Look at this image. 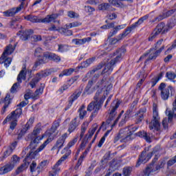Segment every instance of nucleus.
Masks as SVG:
<instances>
[{"mask_svg": "<svg viewBox=\"0 0 176 176\" xmlns=\"http://www.w3.org/2000/svg\"><path fill=\"white\" fill-rule=\"evenodd\" d=\"M126 53V48L124 47H121L120 48H118L115 52H113V56H116L115 58L111 59L109 63H108L102 72V75H104V74H107L108 75H110V74L113 71V65L115 64H117V63L120 62V60H122V56Z\"/></svg>", "mask_w": 176, "mask_h": 176, "instance_id": "obj_1", "label": "nucleus"}, {"mask_svg": "<svg viewBox=\"0 0 176 176\" xmlns=\"http://www.w3.org/2000/svg\"><path fill=\"white\" fill-rule=\"evenodd\" d=\"M60 123H61V120H56L53 122L52 127L45 132L47 139L36 149V152H42L46 148V146L49 145L54 140L53 134L60 127Z\"/></svg>", "mask_w": 176, "mask_h": 176, "instance_id": "obj_2", "label": "nucleus"}, {"mask_svg": "<svg viewBox=\"0 0 176 176\" xmlns=\"http://www.w3.org/2000/svg\"><path fill=\"white\" fill-rule=\"evenodd\" d=\"M162 151V148L160 146H156L153 149V151L151 153H147L146 149L145 148L142 153L141 155H139V158L136 163L135 167H140L142 163H147L149 162V160L152 157L153 155L155 153H157V152H160Z\"/></svg>", "mask_w": 176, "mask_h": 176, "instance_id": "obj_3", "label": "nucleus"}, {"mask_svg": "<svg viewBox=\"0 0 176 176\" xmlns=\"http://www.w3.org/2000/svg\"><path fill=\"white\" fill-rule=\"evenodd\" d=\"M148 127L150 130L160 131V117L157 111V104L155 103L153 104V119L149 123Z\"/></svg>", "mask_w": 176, "mask_h": 176, "instance_id": "obj_4", "label": "nucleus"}, {"mask_svg": "<svg viewBox=\"0 0 176 176\" xmlns=\"http://www.w3.org/2000/svg\"><path fill=\"white\" fill-rule=\"evenodd\" d=\"M58 17V14H52L51 15H47L44 19H38V16L29 14L24 17L25 20L28 21H31V23H52Z\"/></svg>", "mask_w": 176, "mask_h": 176, "instance_id": "obj_5", "label": "nucleus"}, {"mask_svg": "<svg viewBox=\"0 0 176 176\" xmlns=\"http://www.w3.org/2000/svg\"><path fill=\"white\" fill-rule=\"evenodd\" d=\"M27 72L30 75V78H31L32 70H28L27 72V66L25 64L23 65L22 70L20 72L17 76V82H15L12 87H11L10 91L11 93H16L17 91V88L20 86V83H21V80H25L27 78Z\"/></svg>", "mask_w": 176, "mask_h": 176, "instance_id": "obj_6", "label": "nucleus"}, {"mask_svg": "<svg viewBox=\"0 0 176 176\" xmlns=\"http://www.w3.org/2000/svg\"><path fill=\"white\" fill-rule=\"evenodd\" d=\"M158 90L160 91L161 98L164 100V101H167L168 100V97H172L175 94V89L171 85H169L167 88H166V83L162 82L158 87Z\"/></svg>", "mask_w": 176, "mask_h": 176, "instance_id": "obj_7", "label": "nucleus"}, {"mask_svg": "<svg viewBox=\"0 0 176 176\" xmlns=\"http://www.w3.org/2000/svg\"><path fill=\"white\" fill-rule=\"evenodd\" d=\"M36 153H39V152H36V150L34 152L30 151L29 153L27 154L24 162V164H22L16 170V174L19 175L20 173H23L25 168H28L30 166V163L32 159H35V156H36Z\"/></svg>", "mask_w": 176, "mask_h": 176, "instance_id": "obj_8", "label": "nucleus"}, {"mask_svg": "<svg viewBox=\"0 0 176 176\" xmlns=\"http://www.w3.org/2000/svg\"><path fill=\"white\" fill-rule=\"evenodd\" d=\"M164 45H162L159 50H155V48L152 47L151 48L148 52L145 53L144 55H142L140 60H142V58H145L146 56L148 55V58L146 60L145 63H148V61H151V60H156L157 58V56L163 50H164Z\"/></svg>", "mask_w": 176, "mask_h": 176, "instance_id": "obj_9", "label": "nucleus"}, {"mask_svg": "<svg viewBox=\"0 0 176 176\" xmlns=\"http://www.w3.org/2000/svg\"><path fill=\"white\" fill-rule=\"evenodd\" d=\"M101 108H102V104L95 102L94 100L88 104L87 107V111L88 112H92L90 116L91 119H94V118H96V116L98 115V111H100V109H101Z\"/></svg>", "mask_w": 176, "mask_h": 176, "instance_id": "obj_10", "label": "nucleus"}, {"mask_svg": "<svg viewBox=\"0 0 176 176\" xmlns=\"http://www.w3.org/2000/svg\"><path fill=\"white\" fill-rule=\"evenodd\" d=\"M19 2H21V3L19 7L12 8L10 10H8L3 12V14L5 16V17H10L12 16H14L16 13H19V12H21L22 9H24V1L25 0H19Z\"/></svg>", "mask_w": 176, "mask_h": 176, "instance_id": "obj_11", "label": "nucleus"}, {"mask_svg": "<svg viewBox=\"0 0 176 176\" xmlns=\"http://www.w3.org/2000/svg\"><path fill=\"white\" fill-rule=\"evenodd\" d=\"M68 156L67 155H64L56 163V164L52 167V170L50 171L49 176H57V174L60 173V165L63 162H64Z\"/></svg>", "mask_w": 176, "mask_h": 176, "instance_id": "obj_12", "label": "nucleus"}, {"mask_svg": "<svg viewBox=\"0 0 176 176\" xmlns=\"http://www.w3.org/2000/svg\"><path fill=\"white\" fill-rule=\"evenodd\" d=\"M120 105V102L119 101L116 102V103L115 102L112 103V109L109 116V118L107 120V124H111L112 120L115 119V116H116V110L118 109V108H119Z\"/></svg>", "mask_w": 176, "mask_h": 176, "instance_id": "obj_13", "label": "nucleus"}, {"mask_svg": "<svg viewBox=\"0 0 176 176\" xmlns=\"http://www.w3.org/2000/svg\"><path fill=\"white\" fill-rule=\"evenodd\" d=\"M168 30H171V28H168V23L166 25L165 23L161 22L156 26L153 31L158 35H160V34L163 35V34L168 32Z\"/></svg>", "mask_w": 176, "mask_h": 176, "instance_id": "obj_14", "label": "nucleus"}, {"mask_svg": "<svg viewBox=\"0 0 176 176\" xmlns=\"http://www.w3.org/2000/svg\"><path fill=\"white\" fill-rule=\"evenodd\" d=\"M23 113V109L21 108H18L15 111H12L11 114L8 116L6 120L3 121V123H6V122H10V120H14L17 119V118H20V115Z\"/></svg>", "mask_w": 176, "mask_h": 176, "instance_id": "obj_15", "label": "nucleus"}, {"mask_svg": "<svg viewBox=\"0 0 176 176\" xmlns=\"http://www.w3.org/2000/svg\"><path fill=\"white\" fill-rule=\"evenodd\" d=\"M34 118H30L26 124L24 126L23 129H21L20 133L18 134V140H20L25 133H27L28 130H30L31 127H32V124H34Z\"/></svg>", "mask_w": 176, "mask_h": 176, "instance_id": "obj_16", "label": "nucleus"}, {"mask_svg": "<svg viewBox=\"0 0 176 176\" xmlns=\"http://www.w3.org/2000/svg\"><path fill=\"white\" fill-rule=\"evenodd\" d=\"M67 137L68 134L64 133L57 140L55 145L52 147V149H58V151H60V149L64 146V142H65V140H67Z\"/></svg>", "mask_w": 176, "mask_h": 176, "instance_id": "obj_17", "label": "nucleus"}, {"mask_svg": "<svg viewBox=\"0 0 176 176\" xmlns=\"http://www.w3.org/2000/svg\"><path fill=\"white\" fill-rule=\"evenodd\" d=\"M105 98L106 96L102 94V89H98L95 94L94 101L102 105L104 104V101H105Z\"/></svg>", "mask_w": 176, "mask_h": 176, "instance_id": "obj_18", "label": "nucleus"}, {"mask_svg": "<svg viewBox=\"0 0 176 176\" xmlns=\"http://www.w3.org/2000/svg\"><path fill=\"white\" fill-rule=\"evenodd\" d=\"M176 9L168 10L166 12H163L159 16L156 17L154 20L151 21V23H155V21H162L164 19H167V17H170L172 14L175 13Z\"/></svg>", "mask_w": 176, "mask_h": 176, "instance_id": "obj_19", "label": "nucleus"}, {"mask_svg": "<svg viewBox=\"0 0 176 176\" xmlns=\"http://www.w3.org/2000/svg\"><path fill=\"white\" fill-rule=\"evenodd\" d=\"M43 57L45 58H48V60H51L55 63H60V61H61V58L59 56L49 52H44Z\"/></svg>", "mask_w": 176, "mask_h": 176, "instance_id": "obj_20", "label": "nucleus"}, {"mask_svg": "<svg viewBox=\"0 0 176 176\" xmlns=\"http://www.w3.org/2000/svg\"><path fill=\"white\" fill-rule=\"evenodd\" d=\"M118 135L121 138L120 142H129V141H131L133 140L131 138V135L129 134L127 131L124 129L120 130Z\"/></svg>", "mask_w": 176, "mask_h": 176, "instance_id": "obj_21", "label": "nucleus"}, {"mask_svg": "<svg viewBox=\"0 0 176 176\" xmlns=\"http://www.w3.org/2000/svg\"><path fill=\"white\" fill-rule=\"evenodd\" d=\"M14 168V164L8 162L1 168H0V175H3L10 173Z\"/></svg>", "mask_w": 176, "mask_h": 176, "instance_id": "obj_22", "label": "nucleus"}, {"mask_svg": "<svg viewBox=\"0 0 176 176\" xmlns=\"http://www.w3.org/2000/svg\"><path fill=\"white\" fill-rule=\"evenodd\" d=\"M32 34H34V30L30 29L23 32L21 30L16 34V35H21L20 38L22 41H27L28 38H30L31 35H32Z\"/></svg>", "mask_w": 176, "mask_h": 176, "instance_id": "obj_23", "label": "nucleus"}, {"mask_svg": "<svg viewBox=\"0 0 176 176\" xmlns=\"http://www.w3.org/2000/svg\"><path fill=\"white\" fill-rule=\"evenodd\" d=\"M153 173H156V169H155V165L150 164L143 170L142 176L153 175Z\"/></svg>", "mask_w": 176, "mask_h": 176, "instance_id": "obj_24", "label": "nucleus"}, {"mask_svg": "<svg viewBox=\"0 0 176 176\" xmlns=\"http://www.w3.org/2000/svg\"><path fill=\"white\" fill-rule=\"evenodd\" d=\"M146 112V109H140L138 113L135 114V124H138L144 120V115Z\"/></svg>", "mask_w": 176, "mask_h": 176, "instance_id": "obj_25", "label": "nucleus"}, {"mask_svg": "<svg viewBox=\"0 0 176 176\" xmlns=\"http://www.w3.org/2000/svg\"><path fill=\"white\" fill-rule=\"evenodd\" d=\"M173 110H168V109H167L166 110V115H167L168 118V120L171 121L173 120V118H176V96H175V100L173 103Z\"/></svg>", "mask_w": 176, "mask_h": 176, "instance_id": "obj_26", "label": "nucleus"}, {"mask_svg": "<svg viewBox=\"0 0 176 176\" xmlns=\"http://www.w3.org/2000/svg\"><path fill=\"white\" fill-rule=\"evenodd\" d=\"M136 135H138V137H140V138H144L146 142H152V134L149 133L141 131L137 133Z\"/></svg>", "mask_w": 176, "mask_h": 176, "instance_id": "obj_27", "label": "nucleus"}, {"mask_svg": "<svg viewBox=\"0 0 176 176\" xmlns=\"http://www.w3.org/2000/svg\"><path fill=\"white\" fill-rule=\"evenodd\" d=\"M1 102L4 104L1 110V115H3V113L6 112V108H8V107H9V104H10V95L8 94L4 99L1 100Z\"/></svg>", "mask_w": 176, "mask_h": 176, "instance_id": "obj_28", "label": "nucleus"}, {"mask_svg": "<svg viewBox=\"0 0 176 176\" xmlns=\"http://www.w3.org/2000/svg\"><path fill=\"white\" fill-rule=\"evenodd\" d=\"M133 113V109H128L126 113H124V117L122 118L119 123V126H123L124 124H126V122H128L129 119L131 118V115Z\"/></svg>", "mask_w": 176, "mask_h": 176, "instance_id": "obj_29", "label": "nucleus"}, {"mask_svg": "<svg viewBox=\"0 0 176 176\" xmlns=\"http://www.w3.org/2000/svg\"><path fill=\"white\" fill-rule=\"evenodd\" d=\"M91 37H87L82 39L74 38L72 39V43H75V45H78L80 46L81 45H85V43H86L87 42L88 43L91 42Z\"/></svg>", "mask_w": 176, "mask_h": 176, "instance_id": "obj_30", "label": "nucleus"}, {"mask_svg": "<svg viewBox=\"0 0 176 176\" xmlns=\"http://www.w3.org/2000/svg\"><path fill=\"white\" fill-rule=\"evenodd\" d=\"M7 55H1L0 57V64H4V67L8 68L12 63V58H6Z\"/></svg>", "mask_w": 176, "mask_h": 176, "instance_id": "obj_31", "label": "nucleus"}, {"mask_svg": "<svg viewBox=\"0 0 176 176\" xmlns=\"http://www.w3.org/2000/svg\"><path fill=\"white\" fill-rule=\"evenodd\" d=\"M15 50H16V44H14V45H12V44H10L6 46L2 55L9 56L12 54V53H13V52H14Z\"/></svg>", "mask_w": 176, "mask_h": 176, "instance_id": "obj_32", "label": "nucleus"}, {"mask_svg": "<svg viewBox=\"0 0 176 176\" xmlns=\"http://www.w3.org/2000/svg\"><path fill=\"white\" fill-rule=\"evenodd\" d=\"M77 119H78L77 118H75L74 120L71 121L69 129H68V131L69 133H74V131L76 130V127L79 126V122L76 121Z\"/></svg>", "mask_w": 176, "mask_h": 176, "instance_id": "obj_33", "label": "nucleus"}, {"mask_svg": "<svg viewBox=\"0 0 176 176\" xmlns=\"http://www.w3.org/2000/svg\"><path fill=\"white\" fill-rule=\"evenodd\" d=\"M80 94H82V91L76 90L69 98V102L72 104L74 101L78 100L79 97H80Z\"/></svg>", "mask_w": 176, "mask_h": 176, "instance_id": "obj_34", "label": "nucleus"}, {"mask_svg": "<svg viewBox=\"0 0 176 176\" xmlns=\"http://www.w3.org/2000/svg\"><path fill=\"white\" fill-rule=\"evenodd\" d=\"M68 28V27L67 28H60L58 31L65 36H71L72 35V30H69Z\"/></svg>", "mask_w": 176, "mask_h": 176, "instance_id": "obj_35", "label": "nucleus"}, {"mask_svg": "<svg viewBox=\"0 0 176 176\" xmlns=\"http://www.w3.org/2000/svg\"><path fill=\"white\" fill-rule=\"evenodd\" d=\"M97 129H98V125L97 124H94L91 128L89 130L87 141H89V140H91L93 135H94V133H96V131H97Z\"/></svg>", "mask_w": 176, "mask_h": 176, "instance_id": "obj_36", "label": "nucleus"}, {"mask_svg": "<svg viewBox=\"0 0 176 176\" xmlns=\"http://www.w3.org/2000/svg\"><path fill=\"white\" fill-rule=\"evenodd\" d=\"M36 171H37L38 174L41 173V166L38 165V166H36V162L33 161L32 164L30 165V172L33 173Z\"/></svg>", "mask_w": 176, "mask_h": 176, "instance_id": "obj_37", "label": "nucleus"}, {"mask_svg": "<svg viewBox=\"0 0 176 176\" xmlns=\"http://www.w3.org/2000/svg\"><path fill=\"white\" fill-rule=\"evenodd\" d=\"M74 71H75V69H73V68L65 69L59 74V78H63V76H69V75H72V73Z\"/></svg>", "mask_w": 176, "mask_h": 176, "instance_id": "obj_38", "label": "nucleus"}, {"mask_svg": "<svg viewBox=\"0 0 176 176\" xmlns=\"http://www.w3.org/2000/svg\"><path fill=\"white\" fill-rule=\"evenodd\" d=\"M13 121L11 122L10 125V129L8 131V133L9 135H12L13 133V130L16 129V126H17V120H12Z\"/></svg>", "mask_w": 176, "mask_h": 176, "instance_id": "obj_39", "label": "nucleus"}, {"mask_svg": "<svg viewBox=\"0 0 176 176\" xmlns=\"http://www.w3.org/2000/svg\"><path fill=\"white\" fill-rule=\"evenodd\" d=\"M46 137V133L42 135V136H32L31 144H38L41 140H43Z\"/></svg>", "mask_w": 176, "mask_h": 176, "instance_id": "obj_40", "label": "nucleus"}, {"mask_svg": "<svg viewBox=\"0 0 176 176\" xmlns=\"http://www.w3.org/2000/svg\"><path fill=\"white\" fill-rule=\"evenodd\" d=\"M36 75L40 78V80L42 78H46V76H49V75H52V72L50 70H44L41 71L39 73H37Z\"/></svg>", "mask_w": 176, "mask_h": 176, "instance_id": "obj_41", "label": "nucleus"}, {"mask_svg": "<svg viewBox=\"0 0 176 176\" xmlns=\"http://www.w3.org/2000/svg\"><path fill=\"white\" fill-rule=\"evenodd\" d=\"M45 63L46 61H45L43 58L37 59L32 67L33 71H36L38 67H40V65H42V64H45Z\"/></svg>", "mask_w": 176, "mask_h": 176, "instance_id": "obj_42", "label": "nucleus"}, {"mask_svg": "<svg viewBox=\"0 0 176 176\" xmlns=\"http://www.w3.org/2000/svg\"><path fill=\"white\" fill-rule=\"evenodd\" d=\"M111 130L107 131L104 135L101 138V139L100 140L98 144V148H101V146H102V144H104V142H105V138H107V135H109V133H111Z\"/></svg>", "mask_w": 176, "mask_h": 176, "instance_id": "obj_43", "label": "nucleus"}, {"mask_svg": "<svg viewBox=\"0 0 176 176\" xmlns=\"http://www.w3.org/2000/svg\"><path fill=\"white\" fill-rule=\"evenodd\" d=\"M42 131V128H41V124H38L35 127L33 131V132L32 133V136L34 137H38V134H39L41 133V131Z\"/></svg>", "mask_w": 176, "mask_h": 176, "instance_id": "obj_44", "label": "nucleus"}, {"mask_svg": "<svg viewBox=\"0 0 176 176\" xmlns=\"http://www.w3.org/2000/svg\"><path fill=\"white\" fill-rule=\"evenodd\" d=\"M58 46V52H60V53H64L69 50V47L68 45L59 44Z\"/></svg>", "mask_w": 176, "mask_h": 176, "instance_id": "obj_45", "label": "nucleus"}, {"mask_svg": "<svg viewBox=\"0 0 176 176\" xmlns=\"http://www.w3.org/2000/svg\"><path fill=\"white\" fill-rule=\"evenodd\" d=\"M176 25V12L175 13L174 16L169 20L168 22V28H173Z\"/></svg>", "mask_w": 176, "mask_h": 176, "instance_id": "obj_46", "label": "nucleus"}, {"mask_svg": "<svg viewBox=\"0 0 176 176\" xmlns=\"http://www.w3.org/2000/svg\"><path fill=\"white\" fill-rule=\"evenodd\" d=\"M39 80H41L40 78H38L37 74H36V77L33 78L30 82V85L31 86L32 89L36 87V85L39 82Z\"/></svg>", "mask_w": 176, "mask_h": 176, "instance_id": "obj_47", "label": "nucleus"}, {"mask_svg": "<svg viewBox=\"0 0 176 176\" xmlns=\"http://www.w3.org/2000/svg\"><path fill=\"white\" fill-rule=\"evenodd\" d=\"M86 130H87V123L84 122L81 126V133L80 135V140H82L83 138V136L86 133Z\"/></svg>", "mask_w": 176, "mask_h": 176, "instance_id": "obj_48", "label": "nucleus"}, {"mask_svg": "<svg viewBox=\"0 0 176 176\" xmlns=\"http://www.w3.org/2000/svg\"><path fill=\"white\" fill-rule=\"evenodd\" d=\"M122 171L124 176H130L131 171H133V168L131 166H126L123 168Z\"/></svg>", "mask_w": 176, "mask_h": 176, "instance_id": "obj_49", "label": "nucleus"}, {"mask_svg": "<svg viewBox=\"0 0 176 176\" xmlns=\"http://www.w3.org/2000/svg\"><path fill=\"white\" fill-rule=\"evenodd\" d=\"M131 31L133 30H131L129 27H127L122 34H120V38H122V39L126 38V36H127V35H129Z\"/></svg>", "mask_w": 176, "mask_h": 176, "instance_id": "obj_50", "label": "nucleus"}, {"mask_svg": "<svg viewBox=\"0 0 176 176\" xmlns=\"http://www.w3.org/2000/svg\"><path fill=\"white\" fill-rule=\"evenodd\" d=\"M159 34L153 30L148 38V42H153V41H155V39H156V38H157Z\"/></svg>", "mask_w": 176, "mask_h": 176, "instance_id": "obj_51", "label": "nucleus"}, {"mask_svg": "<svg viewBox=\"0 0 176 176\" xmlns=\"http://www.w3.org/2000/svg\"><path fill=\"white\" fill-rule=\"evenodd\" d=\"M94 60H96L95 58H90L86 60V61L83 62L82 65L85 68H87L90 64L94 62Z\"/></svg>", "mask_w": 176, "mask_h": 176, "instance_id": "obj_52", "label": "nucleus"}, {"mask_svg": "<svg viewBox=\"0 0 176 176\" xmlns=\"http://www.w3.org/2000/svg\"><path fill=\"white\" fill-rule=\"evenodd\" d=\"M109 6H111L109 5V3H103L100 4L98 6V10H108V9H109Z\"/></svg>", "mask_w": 176, "mask_h": 176, "instance_id": "obj_53", "label": "nucleus"}, {"mask_svg": "<svg viewBox=\"0 0 176 176\" xmlns=\"http://www.w3.org/2000/svg\"><path fill=\"white\" fill-rule=\"evenodd\" d=\"M164 164H166V161L160 160L159 164H157L156 166H154L155 171H159V170H160L161 168H164Z\"/></svg>", "mask_w": 176, "mask_h": 176, "instance_id": "obj_54", "label": "nucleus"}, {"mask_svg": "<svg viewBox=\"0 0 176 176\" xmlns=\"http://www.w3.org/2000/svg\"><path fill=\"white\" fill-rule=\"evenodd\" d=\"M67 16L70 19H78L79 14L74 12V11H68L67 12Z\"/></svg>", "mask_w": 176, "mask_h": 176, "instance_id": "obj_55", "label": "nucleus"}, {"mask_svg": "<svg viewBox=\"0 0 176 176\" xmlns=\"http://www.w3.org/2000/svg\"><path fill=\"white\" fill-rule=\"evenodd\" d=\"M79 138V135H77L76 138H74L72 140H71L68 144H67V148H72L76 142H78V139Z\"/></svg>", "mask_w": 176, "mask_h": 176, "instance_id": "obj_56", "label": "nucleus"}, {"mask_svg": "<svg viewBox=\"0 0 176 176\" xmlns=\"http://www.w3.org/2000/svg\"><path fill=\"white\" fill-rule=\"evenodd\" d=\"M122 39L123 38L120 37V34H119L116 38H113L111 39L110 45H116L118 42L122 41Z\"/></svg>", "mask_w": 176, "mask_h": 176, "instance_id": "obj_57", "label": "nucleus"}, {"mask_svg": "<svg viewBox=\"0 0 176 176\" xmlns=\"http://www.w3.org/2000/svg\"><path fill=\"white\" fill-rule=\"evenodd\" d=\"M35 98V96H34V93H32V91H29L24 95V98L26 101H28L30 98Z\"/></svg>", "mask_w": 176, "mask_h": 176, "instance_id": "obj_58", "label": "nucleus"}, {"mask_svg": "<svg viewBox=\"0 0 176 176\" xmlns=\"http://www.w3.org/2000/svg\"><path fill=\"white\" fill-rule=\"evenodd\" d=\"M166 76L170 80H173L175 79L176 75H175V73H174V72H167L166 74Z\"/></svg>", "mask_w": 176, "mask_h": 176, "instance_id": "obj_59", "label": "nucleus"}, {"mask_svg": "<svg viewBox=\"0 0 176 176\" xmlns=\"http://www.w3.org/2000/svg\"><path fill=\"white\" fill-rule=\"evenodd\" d=\"M79 25H82V23L75 21L71 23H69V25H67V28H74L75 27H79Z\"/></svg>", "mask_w": 176, "mask_h": 176, "instance_id": "obj_60", "label": "nucleus"}, {"mask_svg": "<svg viewBox=\"0 0 176 176\" xmlns=\"http://www.w3.org/2000/svg\"><path fill=\"white\" fill-rule=\"evenodd\" d=\"M19 25V23L17 22V19H12L10 22V25L9 26L11 28H17V26Z\"/></svg>", "mask_w": 176, "mask_h": 176, "instance_id": "obj_61", "label": "nucleus"}, {"mask_svg": "<svg viewBox=\"0 0 176 176\" xmlns=\"http://www.w3.org/2000/svg\"><path fill=\"white\" fill-rule=\"evenodd\" d=\"M10 163H12V164H14V166H16L17 163H20V157H19L17 155H13L12 160Z\"/></svg>", "mask_w": 176, "mask_h": 176, "instance_id": "obj_62", "label": "nucleus"}, {"mask_svg": "<svg viewBox=\"0 0 176 176\" xmlns=\"http://www.w3.org/2000/svg\"><path fill=\"white\" fill-rule=\"evenodd\" d=\"M94 85V80H89L88 84L87 85L85 91L87 92L90 89H91V87Z\"/></svg>", "mask_w": 176, "mask_h": 176, "instance_id": "obj_63", "label": "nucleus"}, {"mask_svg": "<svg viewBox=\"0 0 176 176\" xmlns=\"http://www.w3.org/2000/svg\"><path fill=\"white\" fill-rule=\"evenodd\" d=\"M42 48L38 47L36 49L35 52H34V56L36 57H42Z\"/></svg>", "mask_w": 176, "mask_h": 176, "instance_id": "obj_64", "label": "nucleus"}]
</instances>
